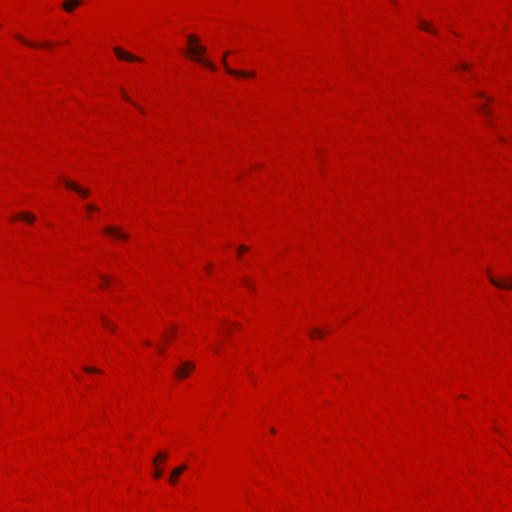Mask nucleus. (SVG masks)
<instances>
[{
	"label": "nucleus",
	"mask_w": 512,
	"mask_h": 512,
	"mask_svg": "<svg viewBox=\"0 0 512 512\" xmlns=\"http://www.w3.org/2000/svg\"><path fill=\"white\" fill-rule=\"evenodd\" d=\"M229 53H225L223 55V58H222V63L226 69V71L230 74V75H234V76H238V77H254L255 76V72L253 71H250V72H247V71H243V70H235V69H232L228 66L227 64V55Z\"/></svg>",
	"instance_id": "nucleus-2"
},
{
	"label": "nucleus",
	"mask_w": 512,
	"mask_h": 512,
	"mask_svg": "<svg viewBox=\"0 0 512 512\" xmlns=\"http://www.w3.org/2000/svg\"><path fill=\"white\" fill-rule=\"evenodd\" d=\"M123 98H124L127 102L131 103V104H132V105H134L136 108H138V109L140 110V112H141V113H143V114L145 113L144 109H143L142 107L138 106L136 103H134V102L131 100V98H130L129 96H127L126 94H123Z\"/></svg>",
	"instance_id": "nucleus-14"
},
{
	"label": "nucleus",
	"mask_w": 512,
	"mask_h": 512,
	"mask_svg": "<svg viewBox=\"0 0 512 512\" xmlns=\"http://www.w3.org/2000/svg\"><path fill=\"white\" fill-rule=\"evenodd\" d=\"M114 53L116 54L117 58L120 60H126V61H130V62L141 61L140 58L126 52L125 50H123L119 47L114 48Z\"/></svg>",
	"instance_id": "nucleus-5"
},
{
	"label": "nucleus",
	"mask_w": 512,
	"mask_h": 512,
	"mask_svg": "<svg viewBox=\"0 0 512 512\" xmlns=\"http://www.w3.org/2000/svg\"><path fill=\"white\" fill-rule=\"evenodd\" d=\"M310 336L312 338H316V337H322L323 336V332L319 329H312L310 331Z\"/></svg>",
	"instance_id": "nucleus-15"
},
{
	"label": "nucleus",
	"mask_w": 512,
	"mask_h": 512,
	"mask_svg": "<svg viewBox=\"0 0 512 512\" xmlns=\"http://www.w3.org/2000/svg\"><path fill=\"white\" fill-rule=\"evenodd\" d=\"M168 458V454L166 452H160L157 454V456L154 458L153 463L155 466H157V462L159 460H166Z\"/></svg>",
	"instance_id": "nucleus-13"
},
{
	"label": "nucleus",
	"mask_w": 512,
	"mask_h": 512,
	"mask_svg": "<svg viewBox=\"0 0 512 512\" xmlns=\"http://www.w3.org/2000/svg\"><path fill=\"white\" fill-rule=\"evenodd\" d=\"M247 250H248V248L246 246L241 245V246L238 247L237 252H238V254H241V253H243V252H245Z\"/></svg>",
	"instance_id": "nucleus-20"
},
{
	"label": "nucleus",
	"mask_w": 512,
	"mask_h": 512,
	"mask_svg": "<svg viewBox=\"0 0 512 512\" xmlns=\"http://www.w3.org/2000/svg\"><path fill=\"white\" fill-rule=\"evenodd\" d=\"M419 25L423 30L428 31L433 34H436V31L431 27V25L429 23H427L425 21H420Z\"/></svg>",
	"instance_id": "nucleus-11"
},
{
	"label": "nucleus",
	"mask_w": 512,
	"mask_h": 512,
	"mask_svg": "<svg viewBox=\"0 0 512 512\" xmlns=\"http://www.w3.org/2000/svg\"><path fill=\"white\" fill-rule=\"evenodd\" d=\"M161 476H162V470L157 468L154 472V477L160 478Z\"/></svg>",
	"instance_id": "nucleus-21"
},
{
	"label": "nucleus",
	"mask_w": 512,
	"mask_h": 512,
	"mask_svg": "<svg viewBox=\"0 0 512 512\" xmlns=\"http://www.w3.org/2000/svg\"><path fill=\"white\" fill-rule=\"evenodd\" d=\"M80 5H82V0H65L62 3V8L66 12L72 13Z\"/></svg>",
	"instance_id": "nucleus-8"
},
{
	"label": "nucleus",
	"mask_w": 512,
	"mask_h": 512,
	"mask_svg": "<svg viewBox=\"0 0 512 512\" xmlns=\"http://www.w3.org/2000/svg\"><path fill=\"white\" fill-rule=\"evenodd\" d=\"M194 364L192 362H183L175 371V375L179 379H184L193 371Z\"/></svg>",
	"instance_id": "nucleus-3"
},
{
	"label": "nucleus",
	"mask_w": 512,
	"mask_h": 512,
	"mask_svg": "<svg viewBox=\"0 0 512 512\" xmlns=\"http://www.w3.org/2000/svg\"><path fill=\"white\" fill-rule=\"evenodd\" d=\"M16 38L21 41L22 43H24L25 45L29 46V47H38L39 45L33 43V42H30V41H27L25 40L22 36L20 35H16ZM40 46L42 47H50L51 46V43L49 41L47 42H44L42 43Z\"/></svg>",
	"instance_id": "nucleus-10"
},
{
	"label": "nucleus",
	"mask_w": 512,
	"mask_h": 512,
	"mask_svg": "<svg viewBox=\"0 0 512 512\" xmlns=\"http://www.w3.org/2000/svg\"><path fill=\"white\" fill-rule=\"evenodd\" d=\"M64 182H65V185L67 186V188L79 193L81 197L86 198L89 196L88 189L83 188L80 185H78L72 181L65 180Z\"/></svg>",
	"instance_id": "nucleus-6"
},
{
	"label": "nucleus",
	"mask_w": 512,
	"mask_h": 512,
	"mask_svg": "<svg viewBox=\"0 0 512 512\" xmlns=\"http://www.w3.org/2000/svg\"><path fill=\"white\" fill-rule=\"evenodd\" d=\"M187 42L189 47L186 52L192 60L200 62L211 70H216V66L211 61L203 57L204 53L206 52V48L199 43L198 37L195 35H188Z\"/></svg>",
	"instance_id": "nucleus-1"
},
{
	"label": "nucleus",
	"mask_w": 512,
	"mask_h": 512,
	"mask_svg": "<svg viewBox=\"0 0 512 512\" xmlns=\"http://www.w3.org/2000/svg\"><path fill=\"white\" fill-rule=\"evenodd\" d=\"M101 319L103 321V324L108 328L110 329L111 331H114V325L109 322L104 316H101Z\"/></svg>",
	"instance_id": "nucleus-16"
},
{
	"label": "nucleus",
	"mask_w": 512,
	"mask_h": 512,
	"mask_svg": "<svg viewBox=\"0 0 512 512\" xmlns=\"http://www.w3.org/2000/svg\"><path fill=\"white\" fill-rule=\"evenodd\" d=\"M490 282L500 289H512V278L506 280H498L492 276H489Z\"/></svg>",
	"instance_id": "nucleus-7"
},
{
	"label": "nucleus",
	"mask_w": 512,
	"mask_h": 512,
	"mask_svg": "<svg viewBox=\"0 0 512 512\" xmlns=\"http://www.w3.org/2000/svg\"><path fill=\"white\" fill-rule=\"evenodd\" d=\"M101 279H102V282L104 285H109L110 284V278L107 277V276H104V275H100Z\"/></svg>",
	"instance_id": "nucleus-18"
},
{
	"label": "nucleus",
	"mask_w": 512,
	"mask_h": 512,
	"mask_svg": "<svg viewBox=\"0 0 512 512\" xmlns=\"http://www.w3.org/2000/svg\"><path fill=\"white\" fill-rule=\"evenodd\" d=\"M244 284H245L248 288L253 289L252 285H250V283H249V281H248V280H246V279H245V280H244Z\"/></svg>",
	"instance_id": "nucleus-23"
},
{
	"label": "nucleus",
	"mask_w": 512,
	"mask_h": 512,
	"mask_svg": "<svg viewBox=\"0 0 512 512\" xmlns=\"http://www.w3.org/2000/svg\"><path fill=\"white\" fill-rule=\"evenodd\" d=\"M480 112L485 114V115H488L490 112L487 110V108L485 107V105H483L482 107L479 108Z\"/></svg>",
	"instance_id": "nucleus-22"
},
{
	"label": "nucleus",
	"mask_w": 512,
	"mask_h": 512,
	"mask_svg": "<svg viewBox=\"0 0 512 512\" xmlns=\"http://www.w3.org/2000/svg\"><path fill=\"white\" fill-rule=\"evenodd\" d=\"M86 208L88 211H97L98 210V208L93 204L86 205Z\"/></svg>",
	"instance_id": "nucleus-19"
},
{
	"label": "nucleus",
	"mask_w": 512,
	"mask_h": 512,
	"mask_svg": "<svg viewBox=\"0 0 512 512\" xmlns=\"http://www.w3.org/2000/svg\"><path fill=\"white\" fill-rule=\"evenodd\" d=\"M18 217H19V218H21V219H24V220H26V221H28V222H30V223H32V222H34V221H35V217H34L32 214L25 213V212L20 213V214L18 215Z\"/></svg>",
	"instance_id": "nucleus-12"
},
{
	"label": "nucleus",
	"mask_w": 512,
	"mask_h": 512,
	"mask_svg": "<svg viewBox=\"0 0 512 512\" xmlns=\"http://www.w3.org/2000/svg\"><path fill=\"white\" fill-rule=\"evenodd\" d=\"M104 231L107 235L114 237L116 239L127 240L129 238V235L127 233L123 232L117 227L107 226L105 227Z\"/></svg>",
	"instance_id": "nucleus-4"
},
{
	"label": "nucleus",
	"mask_w": 512,
	"mask_h": 512,
	"mask_svg": "<svg viewBox=\"0 0 512 512\" xmlns=\"http://www.w3.org/2000/svg\"><path fill=\"white\" fill-rule=\"evenodd\" d=\"M84 371L88 373H100V370L95 367L85 366Z\"/></svg>",
	"instance_id": "nucleus-17"
},
{
	"label": "nucleus",
	"mask_w": 512,
	"mask_h": 512,
	"mask_svg": "<svg viewBox=\"0 0 512 512\" xmlns=\"http://www.w3.org/2000/svg\"><path fill=\"white\" fill-rule=\"evenodd\" d=\"M187 469L186 464H182L181 466L172 470L171 475L169 477V483L175 484L179 476Z\"/></svg>",
	"instance_id": "nucleus-9"
}]
</instances>
